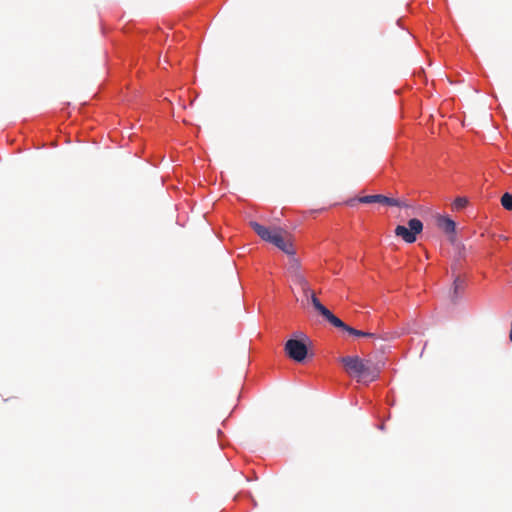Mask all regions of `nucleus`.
Returning <instances> with one entry per match:
<instances>
[{
  "mask_svg": "<svg viewBox=\"0 0 512 512\" xmlns=\"http://www.w3.org/2000/svg\"><path fill=\"white\" fill-rule=\"evenodd\" d=\"M309 345V337L303 332H296L286 341L284 351L290 359L302 363L308 356Z\"/></svg>",
  "mask_w": 512,
  "mask_h": 512,
  "instance_id": "nucleus-1",
  "label": "nucleus"
},
{
  "mask_svg": "<svg viewBox=\"0 0 512 512\" xmlns=\"http://www.w3.org/2000/svg\"><path fill=\"white\" fill-rule=\"evenodd\" d=\"M340 362L349 374L357 377H365L369 372V367L359 356H343Z\"/></svg>",
  "mask_w": 512,
  "mask_h": 512,
  "instance_id": "nucleus-2",
  "label": "nucleus"
},
{
  "mask_svg": "<svg viewBox=\"0 0 512 512\" xmlns=\"http://www.w3.org/2000/svg\"><path fill=\"white\" fill-rule=\"evenodd\" d=\"M304 293L309 299L313 308L332 326L334 323H338V317L334 315L326 306H324L314 292L305 284Z\"/></svg>",
  "mask_w": 512,
  "mask_h": 512,
  "instance_id": "nucleus-3",
  "label": "nucleus"
},
{
  "mask_svg": "<svg viewBox=\"0 0 512 512\" xmlns=\"http://www.w3.org/2000/svg\"><path fill=\"white\" fill-rule=\"evenodd\" d=\"M359 202L363 204L379 203L385 206L402 208L405 204L396 198L388 197L383 194L365 195L359 198Z\"/></svg>",
  "mask_w": 512,
  "mask_h": 512,
  "instance_id": "nucleus-4",
  "label": "nucleus"
},
{
  "mask_svg": "<svg viewBox=\"0 0 512 512\" xmlns=\"http://www.w3.org/2000/svg\"><path fill=\"white\" fill-rule=\"evenodd\" d=\"M250 227L253 231L264 241L272 244L274 237L278 234L277 231H272L270 228L260 224L257 221H251Z\"/></svg>",
  "mask_w": 512,
  "mask_h": 512,
  "instance_id": "nucleus-5",
  "label": "nucleus"
},
{
  "mask_svg": "<svg viewBox=\"0 0 512 512\" xmlns=\"http://www.w3.org/2000/svg\"><path fill=\"white\" fill-rule=\"evenodd\" d=\"M333 326L347 332L349 335L354 336V337L376 338L375 333L362 331V330L353 328L352 326H350V325L346 324L344 321H342L339 317H338V323H334Z\"/></svg>",
  "mask_w": 512,
  "mask_h": 512,
  "instance_id": "nucleus-6",
  "label": "nucleus"
},
{
  "mask_svg": "<svg viewBox=\"0 0 512 512\" xmlns=\"http://www.w3.org/2000/svg\"><path fill=\"white\" fill-rule=\"evenodd\" d=\"M272 244L288 255L295 254L293 244L286 240L279 232L276 237H274Z\"/></svg>",
  "mask_w": 512,
  "mask_h": 512,
  "instance_id": "nucleus-7",
  "label": "nucleus"
},
{
  "mask_svg": "<svg viewBox=\"0 0 512 512\" xmlns=\"http://www.w3.org/2000/svg\"><path fill=\"white\" fill-rule=\"evenodd\" d=\"M437 225L447 234H453L456 231V222L449 216H439Z\"/></svg>",
  "mask_w": 512,
  "mask_h": 512,
  "instance_id": "nucleus-8",
  "label": "nucleus"
},
{
  "mask_svg": "<svg viewBox=\"0 0 512 512\" xmlns=\"http://www.w3.org/2000/svg\"><path fill=\"white\" fill-rule=\"evenodd\" d=\"M395 235L402 238L406 243L409 244L414 243L416 241V237L405 225H397L395 228Z\"/></svg>",
  "mask_w": 512,
  "mask_h": 512,
  "instance_id": "nucleus-9",
  "label": "nucleus"
},
{
  "mask_svg": "<svg viewBox=\"0 0 512 512\" xmlns=\"http://www.w3.org/2000/svg\"><path fill=\"white\" fill-rule=\"evenodd\" d=\"M407 227L412 232V234L417 238V235L420 234L423 230V223L418 218H411L407 222Z\"/></svg>",
  "mask_w": 512,
  "mask_h": 512,
  "instance_id": "nucleus-10",
  "label": "nucleus"
},
{
  "mask_svg": "<svg viewBox=\"0 0 512 512\" xmlns=\"http://www.w3.org/2000/svg\"><path fill=\"white\" fill-rule=\"evenodd\" d=\"M465 280L461 276H456L453 280V300L458 297L460 289L463 288Z\"/></svg>",
  "mask_w": 512,
  "mask_h": 512,
  "instance_id": "nucleus-11",
  "label": "nucleus"
},
{
  "mask_svg": "<svg viewBox=\"0 0 512 512\" xmlns=\"http://www.w3.org/2000/svg\"><path fill=\"white\" fill-rule=\"evenodd\" d=\"M501 205L508 211H512V193L505 192L501 197Z\"/></svg>",
  "mask_w": 512,
  "mask_h": 512,
  "instance_id": "nucleus-12",
  "label": "nucleus"
},
{
  "mask_svg": "<svg viewBox=\"0 0 512 512\" xmlns=\"http://www.w3.org/2000/svg\"><path fill=\"white\" fill-rule=\"evenodd\" d=\"M468 205V199L465 197H457L453 202V208L456 210H463Z\"/></svg>",
  "mask_w": 512,
  "mask_h": 512,
  "instance_id": "nucleus-13",
  "label": "nucleus"
},
{
  "mask_svg": "<svg viewBox=\"0 0 512 512\" xmlns=\"http://www.w3.org/2000/svg\"><path fill=\"white\" fill-rule=\"evenodd\" d=\"M377 427H378V429H380V430H384V427H385V426H384V423H380Z\"/></svg>",
  "mask_w": 512,
  "mask_h": 512,
  "instance_id": "nucleus-14",
  "label": "nucleus"
}]
</instances>
